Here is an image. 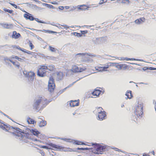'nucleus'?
<instances>
[{
	"label": "nucleus",
	"mask_w": 156,
	"mask_h": 156,
	"mask_svg": "<svg viewBox=\"0 0 156 156\" xmlns=\"http://www.w3.org/2000/svg\"><path fill=\"white\" fill-rule=\"evenodd\" d=\"M48 102L46 99L44 98L41 97H38L35 100L33 106L35 109L37 110L39 108V105L41 103L42 104L43 106H45Z\"/></svg>",
	"instance_id": "f257e3e1"
},
{
	"label": "nucleus",
	"mask_w": 156,
	"mask_h": 156,
	"mask_svg": "<svg viewBox=\"0 0 156 156\" xmlns=\"http://www.w3.org/2000/svg\"><path fill=\"white\" fill-rule=\"evenodd\" d=\"M95 145V148L93 149L92 151V152L96 154H102L103 152L106 151L107 149V147L105 146H102L98 144H92V146Z\"/></svg>",
	"instance_id": "f03ea898"
},
{
	"label": "nucleus",
	"mask_w": 156,
	"mask_h": 156,
	"mask_svg": "<svg viewBox=\"0 0 156 156\" xmlns=\"http://www.w3.org/2000/svg\"><path fill=\"white\" fill-rule=\"evenodd\" d=\"M47 146L42 145H38L37 146L41 148H45L46 149H57L60 150H64V147L61 146L56 145L52 143L47 144Z\"/></svg>",
	"instance_id": "7ed1b4c3"
},
{
	"label": "nucleus",
	"mask_w": 156,
	"mask_h": 156,
	"mask_svg": "<svg viewBox=\"0 0 156 156\" xmlns=\"http://www.w3.org/2000/svg\"><path fill=\"white\" fill-rule=\"evenodd\" d=\"M143 103H140V104L135 107L134 113L135 115L137 117H141L143 114Z\"/></svg>",
	"instance_id": "20e7f679"
},
{
	"label": "nucleus",
	"mask_w": 156,
	"mask_h": 156,
	"mask_svg": "<svg viewBox=\"0 0 156 156\" xmlns=\"http://www.w3.org/2000/svg\"><path fill=\"white\" fill-rule=\"evenodd\" d=\"M87 69L86 66L82 65H74L72 66L71 69V71L74 73H81L85 71Z\"/></svg>",
	"instance_id": "39448f33"
},
{
	"label": "nucleus",
	"mask_w": 156,
	"mask_h": 156,
	"mask_svg": "<svg viewBox=\"0 0 156 156\" xmlns=\"http://www.w3.org/2000/svg\"><path fill=\"white\" fill-rule=\"evenodd\" d=\"M47 69V66L44 65L40 66L37 70V75L41 77L45 76L46 74V70Z\"/></svg>",
	"instance_id": "423d86ee"
},
{
	"label": "nucleus",
	"mask_w": 156,
	"mask_h": 156,
	"mask_svg": "<svg viewBox=\"0 0 156 156\" xmlns=\"http://www.w3.org/2000/svg\"><path fill=\"white\" fill-rule=\"evenodd\" d=\"M103 110V109L101 107H99L97 108V112H98V120L101 121L103 120L106 118L105 112Z\"/></svg>",
	"instance_id": "0eeeda50"
},
{
	"label": "nucleus",
	"mask_w": 156,
	"mask_h": 156,
	"mask_svg": "<svg viewBox=\"0 0 156 156\" xmlns=\"http://www.w3.org/2000/svg\"><path fill=\"white\" fill-rule=\"evenodd\" d=\"M55 87L54 80L53 77H50L48 83V89L51 92L54 91Z\"/></svg>",
	"instance_id": "6e6552de"
},
{
	"label": "nucleus",
	"mask_w": 156,
	"mask_h": 156,
	"mask_svg": "<svg viewBox=\"0 0 156 156\" xmlns=\"http://www.w3.org/2000/svg\"><path fill=\"white\" fill-rule=\"evenodd\" d=\"M115 66L119 70H125L128 68V66L126 64H119V63L115 62Z\"/></svg>",
	"instance_id": "1a4fd4ad"
},
{
	"label": "nucleus",
	"mask_w": 156,
	"mask_h": 156,
	"mask_svg": "<svg viewBox=\"0 0 156 156\" xmlns=\"http://www.w3.org/2000/svg\"><path fill=\"white\" fill-rule=\"evenodd\" d=\"M67 103L69 104L70 107H73L79 105L80 100L79 99L77 100H71L68 101Z\"/></svg>",
	"instance_id": "9d476101"
},
{
	"label": "nucleus",
	"mask_w": 156,
	"mask_h": 156,
	"mask_svg": "<svg viewBox=\"0 0 156 156\" xmlns=\"http://www.w3.org/2000/svg\"><path fill=\"white\" fill-rule=\"evenodd\" d=\"M26 72H24L23 73L24 74H25L27 77L28 78H34L35 76V75L34 73L32 71H30L28 72H26V73H25Z\"/></svg>",
	"instance_id": "9b49d317"
},
{
	"label": "nucleus",
	"mask_w": 156,
	"mask_h": 156,
	"mask_svg": "<svg viewBox=\"0 0 156 156\" xmlns=\"http://www.w3.org/2000/svg\"><path fill=\"white\" fill-rule=\"evenodd\" d=\"M101 92V91L99 90L95 89L92 92V94L93 95L94 97V98H96L99 95Z\"/></svg>",
	"instance_id": "f8f14e48"
},
{
	"label": "nucleus",
	"mask_w": 156,
	"mask_h": 156,
	"mask_svg": "<svg viewBox=\"0 0 156 156\" xmlns=\"http://www.w3.org/2000/svg\"><path fill=\"white\" fill-rule=\"evenodd\" d=\"M145 20L146 19L144 17H141L136 20L134 22L136 24H140L144 22Z\"/></svg>",
	"instance_id": "ddd939ff"
},
{
	"label": "nucleus",
	"mask_w": 156,
	"mask_h": 156,
	"mask_svg": "<svg viewBox=\"0 0 156 156\" xmlns=\"http://www.w3.org/2000/svg\"><path fill=\"white\" fill-rule=\"evenodd\" d=\"M1 25L3 28L5 29H10L12 28L13 27V25L12 24L1 23Z\"/></svg>",
	"instance_id": "4468645a"
},
{
	"label": "nucleus",
	"mask_w": 156,
	"mask_h": 156,
	"mask_svg": "<svg viewBox=\"0 0 156 156\" xmlns=\"http://www.w3.org/2000/svg\"><path fill=\"white\" fill-rule=\"evenodd\" d=\"M115 62H109L108 63L105 65V66H104L105 69V71H107V69L109 68L110 66H114Z\"/></svg>",
	"instance_id": "2eb2a0df"
},
{
	"label": "nucleus",
	"mask_w": 156,
	"mask_h": 156,
	"mask_svg": "<svg viewBox=\"0 0 156 156\" xmlns=\"http://www.w3.org/2000/svg\"><path fill=\"white\" fill-rule=\"evenodd\" d=\"M24 17L26 19H29L31 21H33L34 19V17L31 16V14L28 13L27 14H24Z\"/></svg>",
	"instance_id": "dca6fc26"
},
{
	"label": "nucleus",
	"mask_w": 156,
	"mask_h": 156,
	"mask_svg": "<svg viewBox=\"0 0 156 156\" xmlns=\"http://www.w3.org/2000/svg\"><path fill=\"white\" fill-rule=\"evenodd\" d=\"M56 69L55 66L53 65H51L47 66V69L50 72H52Z\"/></svg>",
	"instance_id": "f3484780"
},
{
	"label": "nucleus",
	"mask_w": 156,
	"mask_h": 156,
	"mask_svg": "<svg viewBox=\"0 0 156 156\" xmlns=\"http://www.w3.org/2000/svg\"><path fill=\"white\" fill-rule=\"evenodd\" d=\"M20 36V34L19 33H17L16 31L13 32L12 34V37L14 38L15 39H17L19 38Z\"/></svg>",
	"instance_id": "a211bd4d"
},
{
	"label": "nucleus",
	"mask_w": 156,
	"mask_h": 156,
	"mask_svg": "<svg viewBox=\"0 0 156 156\" xmlns=\"http://www.w3.org/2000/svg\"><path fill=\"white\" fill-rule=\"evenodd\" d=\"M31 133L34 135L37 136L40 134V132L36 129H32L30 130Z\"/></svg>",
	"instance_id": "6ab92c4d"
},
{
	"label": "nucleus",
	"mask_w": 156,
	"mask_h": 156,
	"mask_svg": "<svg viewBox=\"0 0 156 156\" xmlns=\"http://www.w3.org/2000/svg\"><path fill=\"white\" fill-rule=\"evenodd\" d=\"M78 6V8L79 9L82 10H85L87 9V6L84 5H80Z\"/></svg>",
	"instance_id": "aec40b11"
},
{
	"label": "nucleus",
	"mask_w": 156,
	"mask_h": 156,
	"mask_svg": "<svg viewBox=\"0 0 156 156\" xmlns=\"http://www.w3.org/2000/svg\"><path fill=\"white\" fill-rule=\"evenodd\" d=\"M126 95L127 97L128 98L131 99L133 97L132 92L130 90H128L126 92Z\"/></svg>",
	"instance_id": "412c9836"
},
{
	"label": "nucleus",
	"mask_w": 156,
	"mask_h": 156,
	"mask_svg": "<svg viewBox=\"0 0 156 156\" xmlns=\"http://www.w3.org/2000/svg\"><path fill=\"white\" fill-rule=\"evenodd\" d=\"M7 60L9 61L10 62H11L12 64L14 65L15 66L19 68L20 66V64L18 62H15L12 61V60L10 59H7Z\"/></svg>",
	"instance_id": "4be33fe9"
},
{
	"label": "nucleus",
	"mask_w": 156,
	"mask_h": 156,
	"mask_svg": "<svg viewBox=\"0 0 156 156\" xmlns=\"http://www.w3.org/2000/svg\"><path fill=\"white\" fill-rule=\"evenodd\" d=\"M27 122L28 124H34V123H36V122L32 119L30 118H29L27 119Z\"/></svg>",
	"instance_id": "5701e85b"
},
{
	"label": "nucleus",
	"mask_w": 156,
	"mask_h": 156,
	"mask_svg": "<svg viewBox=\"0 0 156 156\" xmlns=\"http://www.w3.org/2000/svg\"><path fill=\"white\" fill-rule=\"evenodd\" d=\"M96 69L100 71H105L104 67L97 66L95 67Z\"/></svg>",
	"instance_id": "b1692460"
},
{
	"label": "nucleus",
	"mask_w": 156,
	"mask_h": 156,
	"mask_svg": "<svg viewBox=\"0 0 156 156\" xmlns=\"http://www.w3.org/2000/svg\"><path fill=\"white\" fill-rule=\"evenodd\" d=\"M42 31L46 33H48L49 34H51L52 33L55 34L57 33V32H56L53 31L49 30H42Z\"/></svg>",
	"instance_id": "393cba45"
},
{
	"label": "nucleus",
	"mask_w": 156,
	"mask_h": 156,
	"mask_svg": "<svg viewBox=\"0 0 156 156\" xmlns=\"http://www.w3.org/2000/svg\"><path fill=\"white\" fill-rule=\"evenodd\" d=\"M47 122L45 121H42L39 123V126L40 127H42L46 125Z\"/></svg>",
	"instance_id": "a878e982"
},
{
	"label": "nucleus",
	"mask_w": 156,
	"mask_h": 156,
	"mask_svg": "<svg viewBox=\"0 0 156 156\" xmlns=\"http://www.w3.org/2000/svg\"><path fill=\"white\" fill-rule=\"evenodd\" d=\"M22 136H23V138L25 137L27 138H30V135L28 133H23Z\"/></svg>",
	"instance_id": "bb28decb"
},
{
	"label": "nucleus",
	"mask_w": 156,
	"mask_h": 156,
	"mask_svg": "<svg viewBox=\"0 0 156 156\" xmlns=\"http://www.w3.org/2000/svg\"><path fill=\"white\" fill-rule=\"evenodd\" d=\"M57 78L60 80H61L62 78V73L61 72H58L57 73Z\"/></svg>",
	"instance_id": "cd10ccee"
},
{
	"label": "nucleus",
	"mask_w": 156,
	"mask_h": 156,
	"mask_svg": "<svg viewBox=\"0 0 156 156\" xmlns=\"http://www.w3.org/2000/svg\"><path fill=\"white\" fill-rule=\"evenodd\" d=\"M74 144L77 145H86L85 144L83 143L81 141H75L74 142Z\"/></svg>",
	"instance_id": "c85d7f7f"
},
{
	"label": "nucleus",
	"mask_w": 156,
	"mask_h": 156,
	"mask_svg": "<svg viewBox=\"0 0 156 156\" xmlns=\"http://www.w3.org/2000/svg\"><path fill=\"white\" fill-rule=\"evenodd\" d=\"M3 10L5 12H7L9 13L12 14L13 12V10H9V9H8L6 8H4L3 9Z\"/></svg>",
	"instance_id": "c756f323"
},
{
	"label": "nucleus",
	"mask_w": 156,
	"mask_h": 156,
	"mask_svg": "<svg viewBox=\"0 0 156 156\" xmlns=\"http://www.w3.org/2000/svg\"><path fill=\"white\" fill-rule=\"evenodd\" d=\"M49 50L52 52H55L57 50L56 49H55L54 47H52L51 46H49Z\"/></svg>",
	"instance_id": "7c9ffc66"
},
{
	"label": "nucleus",
	"mask_w": 156,
	"mask_h": 156,
	"mask_svg": "<svg viewBox=\"0 0 156 156\" xmlns=\"http://www.w3.org/2000/svg\"><path fill=\"white\" fill-rule=\"evenodd\" d=\"M134 59L133 58H123L122 57L121 58L120 60H126L127 61H129V60H133Z\"/></svg>",
	"instance_id": "2f4dec72"
},
{
	"label": "nucleus",
	"mask_w": 156,
	"mask_h": 156,
	"mask_svg": "<svg viewBox=\"0 0 156 156\" xmlns=\"http://www.w3.org/2000/svg\"><path fill=\"white\" fill-rule=\"evenodd\" d=\"M112 148L114 149L115 151H118L119 152H121L122 151L121 150L119 149L118 148L114 147H112Z\"/></svg>",
	"instance_id": "473e14b6"
},
{
	"label": "nucleus",
	"mask_w": 156,
	"mask_h": 156,
	"mask_svg": "<svg viewBox=\"0 0 156 156\" xmlns=\"http://www.w3.org/2000/svg\"><path fill=\"white\" fill-rule=\"evenodd\" d=\"M29 46L30 47L31 50L32 49L34 48V45L33 44L32 42L30 41H29Z\"/></svg>",
	"instance_id": "72a5a7b5"
},
{
	"label": "nucleus",
	"mask_w": 156,
	"mask_h": 156,
	"mask_svg": "<svg viewBox=\"0 0 156 156\" xmlns=\"http://www.w3.org/2000/svg\"><path fill=\"white\" fill-rule=\"evenodd\" d=\"M107 2V0H100L99 4H102L104 3H105Z\"/></svg>",
	"instance_id": "f704fd0d"
},
{
	"label": "nucleus",
	"mask_w": 156,
	"mask_h": 156,
	"mask_svg": "<svg viewBox=\"0 0 156 156\" xmlns=\"http://www.w3.org/2000/svg\"><path fill=\"white\" fill-rule=\"evenodd\" d=\"M80 32L81 33L82 35V34H86L88 33V31L87 30H81Z\"/></svg>",
	"instance_id": "c9c22d12"
},
{
	"label": "nucleus",
	"mask_w": 156,
	"mask_h": 156,
	"mask_svg": "<svg viewBox=\"0 0 156 156\" xmlns=\"http://www.w3.org/2000/svg\"><path fill=\"white\" fill-rule=\"evenodd\" d=\"M15 59H17L18 61H22L23 60V59H22L21 58L18 57V56L15 57Z\"/></svg>",
	"instance_id": "e433bc0d"
},
{
	"label": "nucleus",
	"mask_w": 156,
	"mask_h": 156,
	"mask_svg": "<svg viewBox=\"0 0 156 156\" xmlns=\"http://www.w3.org/2000/svg\"><path fill=\"white\" fill-rule=\"evenodd\" d=\"M77 150H87V148H78Z\"/></svg>",
	"instance_id": "4c0bfd02"
},
{
	"label": "nucleus",
	"mask_w": 156,
	"mask_h": 156,
	"mask_svg": "<svg viewBox=\"0 0 156 156\" xmlns=\"http://www.w3.org/2000/svg\"><path fill=\"white\" fill-rule=\"evenodd\" d=\"M13 47L14 48H16L18 49H19V50H20V49H21V48L19 46H13Z\"/></svg>",
	"instance_id": "58836bf2"
},
{
	"label": "nucleus",
	"mask_w": 156,
	"mask_h": 156,
	"mask_svg": "<svg viewBox=\"0 0 156 156\" xmlns=\"http://www.w3.org/2000/svg\"><path fill=\"white\" fill-rule=\"evenodd\" d=\"M65 141L67 142H71V140L69 139H64Z\"/></svg>",
	"instance_id": "ea45409f"
},
{
	"label": "nucleus",
	"mask_w": 156,
	"mask_h": 156,
	"mask_svg": "<svg viewBox=\"0 0 156 156\" xmlns=\"http://www.w3.org/2000/svg\"><path fill=\"white\" fill-rule=\"evenodd\" d=\"M75 33L76 34V35L79 37H81L82 36V35L81 33H78L77 32H75Z\"/></svg>",
	"instance_id": "a19ab883"
},
{
	"label": "nucleus",
	"mask_w": 156,
	"mask_h": 156,
	"mask_svg": "<svg viewBox=\"0 0 156 156\" xmlns=\"http://www.w3.org/2000/svg\"><path fill=\"white\" fill-rule=\"evenodd\" d=\"M45 4L48 6V7H50V8H53V6L51 5H49L47 4Z\"/></svg>",
	"instance_id": "79ce46f5"
},
{
	"label": "nucleus",
	"mask_w": 156,
	"mask_h": 156,
	"mask_svg": "<svg viewBox=\"0 0 156 156\" xmlns=\"http://www.w3.org/2000/svg\"><path fill=\"white\" fill-rule=\"evenodd\" d=\"M66 88H65L63 89L60 90L59 92V93L60 94L62 93L63 92H64L66 90Z\"/></svg>",
	"instance_id": "37998d69"
},
{
	"label": "nucleus",
	"mask_w": 156,
	"mask_h": 156,
	"mask_svg": "<svg viewBox=\"0 0 156 156\" xmlns=\"http://www.w3.org/2000/svg\"><path fill=\"white\" fill-rule=\"evenodd\" d=\"M66 88H65L63 89L60 90L59 92V93L60 94L62 93L63 92H64L66 90Z\"/></svg>",
	"instance_id": "c03bdc74"
},
{
	"label": "nucleus",
	"mask_w": 156,
	"mask_h": 156,
	"mask_svg": "<svg viewBox=\"0 0 156 156\" xmlns=\"http://www.w3.org/2000/svg\"><path fill=\"white\" fill-rule=\"evenodd\" d=\"M10 4L12 5V6H13L15 8H17V6L14 4H12V3H9Z\"/></svg>",
	"instance_id": "a18cd8bd"
},
{
	"label": "nucleus",
	"mask_w": 156,
	"mask_h": 156,
	"mask_svg": "<svg viewBox=\"0 0 156 156\" xmlns=\"http://www.w3.org/2000/svg\"><path fill=\"white\" fill-rule=\"evenodd\" d=\"M40 153L43 156H44L45 154L43 151L41 150L40 151Z\"/></svg>",
	"instance_id": "49530a36"
},
{
	"label": "nucleus",
	"mask_w": 156,
	"mask_h": 156,
	"mask_svg": "<svg viewBox=\"0 0 156 156\" xmlns=\"http://www.w3.org/2000/svg\"><path fill=\"white\" fill-rule=\"evenodd\" d=\"M20 50L25 53L26 51H27L26 50H25L23 48H21V49H20Z\"/></svg>",
	"instance_id": "de8ad7c7"
},
{
	"label": "nucleus",
	"mask_w": 156,
	"mask_h": 156,
	"mask_svg": "<svg viewBox=\"0 0 156 156\" xmlns=\"http://www.w3.org/2000/svg\"><path fill=\"white\" fill-rule=\"evenodd\" d=\"M20 50L25 53L26 51H27L26 50H25L23 48H21V49H20Z\"/></svg>",
	"instance_id": "09e8293b"
},
{
	"label": "nucleus",
	"mask_w": 156,
	"mask_h": 156,
	"mask_svg": "<svg viewBox=\"0 0 156 156\" xmlns=\"http://www.w3.org/2000/svg\"><path fill=\"white\" fill-rule=\"evenodd\" d=\"M59 9L61 10H63L64 9V7L63 6H59Z\"/></svg>",
	"instance_id": "8fccbe9b"
},
{
	"label": "nucleus",
	"mask_w": 156,
	"mask_h": 156,
	"mask_svg": "<svg viewBox=\"0 0 156 156\" xmlns=\"http://www.w3.org/2000/svg\"><path fill=\"white\" fill-rule=\"evenodd\" d=\"M26 53H27L29 54H31V52L30 51H27H27H26V52H25Z\"/></svg>",
	"instance_id": "3c124183"
},
{
	"label": "nucleus",
	"mask_w": 156,
	"mask_h": 156,
	"mask_svg": "<svg viewBox=\"0 0 156 156\" xmlns=\"http://www.w3.org/2000/svg\"><path fill=\"white\" fill-rule=\"evenodd\" d=\"M5 125H4V126H2H2H0V127L2 128L3 129H5Z\"/></svg>",
	"instance_id": "603ef678"
},
{
	"label": "nucleus",
	"mask_w": 156,
	"mask_h": 156,
	"mask_svg": "<svg viewBox=\"0 0 156 156\" xmlns=\"http://www.w3.org/2000/svg\"><path fill=\"white\" fill-rule=\"evenodd\" d=\"M143 156H151L149 155L148 154H146L144 153L143 154Z\"/></svg>",
	"instance_id": "864d4df0"
},
{
	"label": "nucleus",
	"mask_w": 156,
	"mask_h": 156,
	"mask_svg": "<svg viewBox=\"0 0 156 156\" xmlns=\"http://www.w3.org/2000/svg\"><path fill=\"white\" fill-rule=\"evenodd\" d=\"M17 57V56L13 55V56H12L11 57V58L12 59H14V58L15 59V57Z\"/></svg>",
	"instance_id": "5fc2aeb1"
},
{
	"label": "nucleus",
	"mask_w": 156,
	"mask_h": 156,
	"mask_svg": "<svg viewBox=\"0 0 156 156\" xmlns=\"http://www.w3.org/2000/svg\"><path fill=\"white\" fill-rule=\"evenodd\" d=\"M65 8L66 9H68L69 8V6H66L65 7Z\"/></svg>",
	"instance_id": "6e6d98bb"
},
{
	"label": "nucleus",
	"mask_w": 156,
	"mask_h": 156,
	"mask_svg": "<svg viewBox=\"0 0 156 156\" xmlns=\"http://www.w3.org/2000/svg\"><path fill=\"white\" fill-rule=\"evenodd\" d=\"M151 153H152V154H153L154 155H155V153L154 151H152L151 152Z\"/></svg>",
	"instance_id": "4d7b16f0"
},
{
	"label": "nucleus",
	"mask_w": 156,
	"mask_h": 156,
	"mask_svg": "<svg viewBox=\"0 0 156 156\" xmlns=\"http://www.w3.org/2000/svg\"><path fill=\"white\" fill-rule=\"evenodd\" d=\"M67 27V26L66 25H64V28H66V27Z\"/></svg>",
	"instance_id": "13d9d810"
},
{
	"label": "nucleus",
	"mask_w": 156,
	"mask_h": 156,
	"mask_svg": "<svg viewBox=\"0 0 156 156\" xmlns=\"http://www.w3.org/2000/svg\"><path fill=\"white\" fill-rule=\"evenodd\" d=\"M40 142H41V143H43V141H39Z\"/></svg>",
	"instance_id": "bf43d9fd"
},
{
	"label": "nucleus",
	"mask_w": 156,
	"mask_h": 156,
	"mask_svg": "<svg viewBox=\"0 0 156 156\" xmlns=\"http://www.w3.org/2000/svg\"><path fill=\"white\" fill-rule=\"evenodd\" d=\"M155 110H156V105H155Z\"/></svg>",
	"instance_id": "052dcab7"
},
{
	"label": "nucleus",
	"mask_w": 156,
	"mask_h": 156,
	"mask_svg": "<svg viewBox=\"0 0 156 156\" xmlns=\"http://www.w3.org/2000/svg\"><path fill=\"white\" fill-rule=\"evenodd\" d=\"M2 12V11L0 9V12Z\"/></svg>",
	"instance_id": "680f3d73"
},
{
	"label": "nucleus",
	"mask_w": 156,
	"mask_h": 156,
	"mask_svg": "<svg viewBox=\"0 0 156 156\" xmlns=\"http://www.w3.org/2000/svg\"><path fill=\"white\" fill-rule=\"evenodd\" d=\"M80 54H81L79 53V54H78V55H80Z\"/></svg>",
	"instance_id": "e2e57ef3"
},
{
	"label": "nucleus",
	"mask_w": 156,
	"mask_h": 156,
	"mask_svg": "<svg viewBox=\"0 0 156 156\" xmlns=\"http://www.w3.org/2000/svg\"><path fill=\"white\" fill-rule=\"evenodd\" d=\"M18 129H19V130H21V129H19V128H18Z\"/></svg>",
	"instance_id": "0e129e2a"
},
{
	"label": "nucleus",
	"mask_w": 156,
	"mask_h": 156,
	"mask_svg": "<svg viewBox=\"0 0 156 156\" xmlns=\"http://www.w3.org/2000/svg\"><path fill=\"white\" fill-rule=\"evenodd\" d=\"M78 156H81V155H78Z\"/></svg>",
	"instance_id": "69168bd1"
}]
</instances>
